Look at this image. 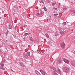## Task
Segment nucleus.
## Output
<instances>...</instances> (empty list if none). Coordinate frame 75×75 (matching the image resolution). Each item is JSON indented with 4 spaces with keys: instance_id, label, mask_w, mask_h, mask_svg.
I'll list each match as a JSON object with an SVG mask.
<instances>
[{
    "instance_id": "nucleus-1",
    "label": "nucleus",
    "mask_w": 75,
    "mask_h": 75,
    "mask_svg": "<svg viewBox=\"0 0 75 75\" xmlns=\"http://www.w3.org/2000/svg\"><path fill=\"white\" fill-rule=\"evenodd\" d=\"M4 65L3 64L1 63V65L0 66V69H3V70H5V68H3V67H4Z\"/></svg>"
},
{
    "instance_id": "nucleus-2",
    "label": "nucleus",
    "mask_w": 75,
    "mask_h": 75,
    "mask_svg": "<svg viewBox=\"0 0 75 75\" xmlns=\"http://www.w3.org/2000/svg\"><path fill=\"white\" fill-rule=\"evenodd\" d=\"M64 71L66 72H68L69 71V69L66 67H64Z\"/></svg>"
},
{
    "instance_id": "nucleus-3",
    "label": "nucleus",
    "mask_w": 75,
    "mask_h": 75,
    "mask_svg": "<svg viewBox=\"0 0 75 75\" xmlns=\"http://www.w3.org/2000/svg\"><path fill=\"white\" fill-rule=\"evenodd\" d=\"M63 61L65 62V63H66L67 64H69V62L66 59H63Z\"/></svg>"
},
{
    "instance_id": "nucleus-4",
    "label": "nucleus",
    "mask_w": 75,
    "mask_h": 75,
    "mask_svg": "<svg viewBox=\"0 0 75 75\" xmlns=\"http://www.w3.org/2000/svg\"><path fill=\"white\" fill-rule=\"evenodd\" d=\"M61 47L63 49L65 48V44L64 43H62Z\"/></svg>"
},
{
    "instance_id": "nucleus-5",
    "label": "nucleus",
    "mask_w": 75,
    "mask_h": 75,
    "mask_svg": "<svg viewBox=\"0 0 75 75\" xmlns=\"http://www.w3.org/2000/svg\"><path fill=\"white\" fill-rule=\"evenodd\" d=\"M40 72L42 75H44L45 74V72L42 70H40Z\"/></svg>"
},
{
    "instance_id": "nucleus-6",
    "label": "nucleus",
    "mask_w": 75,
    "mask_h": 75,
    "mask_svg": "<svg viewBox=\"0 0 75 75\" xmlns=\"http://www.w3.org/2000/svg\"><path fill=\"white\" fill-rule=\"evenodd\" d=\"M57 62L59 64H61L62 63V61L61 60H58Z\"/></svg>"
},
{
    "instance_id": "nucleus-7",
    "label": "nucleus",
    "mask_w": 75,
    "mask_h": 75,
    "mask_svg": "<svg viewBox=\"0 0 75 75\" xmlns=\"http://www.w3.org/2000/svg\"><path fill=\"white\" fill-rule=\"evenodd\" d=\"M23 56L25 58H28V56L25 53L23 54Z\"/></svg>"
},
{
    "instance_id": "nucleus-8",
    "label": "nucleus",
    "mask_w": 75,
    "mask_h": 75,
    "mask_svg": "<svg viewBox=\"0 0 75 75\" xmlns=\"http://www.w3.org/2000/svg\"><path fill=\"white\" fill-rule=\"evenodd\" d=\"M53 75H57V73L55 71H54L53 72Z\"/></svg>"
},
{
    "instance_id": "nucleus-9",
    "label": "nucleus",
    "mask_w": 75,
    "mask_h": 75,
    "mask_svg": "<svg viewBox=\"0 0 75 75\" xmlns=\"http://www.w3.org/2000/svg\"><path fill=\"white\" fill-rule=\"evenodd\" d=\"M57 72H59V74H61V70H60V69H57Z\"/></svg>"
},
{
    "instance_id": "nucleus-10",
    "label": "nucleus",
    "mask_w": 75,
    "mask_h": 75,
    "mask_svg": "<svg viewBox=\"0 0 75 75\" xmlns=\"http://www.w3.org/2000/svg\"><path fill=\"white\" fill-rule=\"evenodd\" d=\"M45 35L47 38H49V35L48 34H47V33H46Z\"/></svg>"
},
{
    "instance_id": "nucleus-11",
    "label": "nucleus",
    "mask_w": 75,
    "mask_h": 75,
    "mask_svg": "<svg viewBox=\"0 0 75 75\" xmlns=\"http://www.w3.org/2000/svg\"><path fill=\"white\" fill-rule=\"evenodd\" d=\"M64 34V33L63 31H61L60 32V34Z\"/></svg>"
},
{
    "instance_id": "nucleus-12",
    "label": "nucleus",
    "mask_w": 75,
    "mask_h": 75,
    "mask_svg": "<svg viewBox=\"0 0 75 75\" xmlns=\"http://www.w3.org/2000/svg\"><path fill=\"white\" fill-rule=\"evenodd\" d=\"M30 41H32L33 42V41H34V40H33V38H30Z\"/></svg>"
},
{
    "instance_id": "nucleus-13",
    "label": "nucleus",
    "mask_w": 75,
    "mask_h": 75,
    "mask_svg": "<svg viewBox=\"0 0 75 75\" xmlns=\"http://www.w3.org/2000/svg\"><path fill=\"white\" fill-rule=\"evenodd\" d=\"M40 3H43V4L44 3V1L42 0L41 1H40Z\"/></svg>"
},
{
    "instance_id": "nucleus-14",
    "label": "nucleus",
    "mask_w": 75,
    "mask_h": 75,
    "mask_svg": "<svg viewBox=\"0 0 75 75\" xmlns=\"http://www.w3.org/2000/svg\"><path fill=\"white\" fill-rule=\"evenodd\" d=\"M63 24L66 25H67V22H64L63 23Z\"/></svg>"
},
{
    "instance_id": "nucleus-15",
    "label": "nucleus",
    "mask_w": 75,
    "mask_h": 75,
    "mask_svg": "<svg viewBox=\"0 0 75 75\" xmlns=\"http://www.w3.org/2000/svg\"><path fill=\"white\" fill-rule=\"evenodd\" d=\"M28 34H29V33H25L24 34V35H28Z\"/></svg>"
},
{
    "instance_id": "nucleus-16",
    "label": "nucleus",
    "mask_w": 75,
    "mask_h": 75,
    "mask_svg": "<svg viewBox=\"0 0 75 75\" xmlns=\"http://www.w3.org/2000/svg\"><path fill=\"white\" fill-rule=\"evenodd\" d=\"M27 54L28 55V56H30V53L29 52H28Z\"/></svg>"
},
{
    "instance_id": "nucleus-17",
    "label": "nucleus",
    "mask_w": 75,
    "mask_h": 75,
    "mask_svg": "<svg viewBox=\"0 0 75 75\" xmlns=\"http://www.w3.org/2000/svg\"><path fill=\"white\" fill-rule=\"evenodd\" d=\"M67 8H65L63 9V10L65 11V10H67Z\"/></svg>"
},
{
    "instance_id": "nucleus-18",
    "label": "nucleus",
    "mask_w": 75,
    "mask_h": 75,
    "mask_svg": "<svg viewBox=\"0 0 75 75\" xmlns=\"http://www.w3.org/2000/svg\"><path fill=\"white\" fill-rule=\"evenodd\" d=\"M44 9L45 10V11H47V8H46L45 7L44 8Z\"/></svg>"
},
{
    "instance_id": "nucleus-19",
    "label": "nucleus",
    "mask_w": 75,
    "mask_h": 75,
    "mask_svg": "<svg viewBox=\"0 0 75 75\" xmlns=\"http://www.w3.org/2000/svg\"><path fill=\"white\" fill-rule=\"evenodd\" d=\"M58 14L57 13V14H54V16H58Z\"/></svg>"
},
{
    "instance_id": "nucleus-20",
    "label": "nucleus",
    "mask_w": 75,
    "mask_h": 75,
    "mask_svg": "<svg viewBox=\"0 0 75 75\" xmlns=\"http://www.w3.org/2000/svg\"><path fill=\"white\" fill-rule=\"evenodd\" d=\"M8 33L6 32V35H8Z\"/></svg>"
},
{
    "instance_id": "nucleus-21",
    "label": "nucleus",
    "mask_w": 75,
    "mask_h": 75,
    "mask_svg": "<svg viewBox=\"0 0 75 75\" xmlns=\"http://www.w3.org/2000/svg\"><path fill=\"white\" fill-rule=\"evenodd\" d=\"M54 10H57V8H54Z\"/></svg>"
},
{
    "instance_id": "nucleus-22",
    "label": "nucleus",
    "mask_w": 75,
    "mask_h": 75,
    "mask_svg": "<svg viewBox=\"0 0 75 75\" xmlns=\"http://www.w3.org/2000/svg\"><path fill=\"white\" fill-rule=\"evenodd\" d=\"M37 15H38V16H39V15H40V13H37Z\"/></svg>"
},
{
    "instance_id": "nucleus-23",
    "label": "nucleus",
    "mask_w": 75,
    "mask_h": 75,
    "mask_svg": "<svg viewBox=\"0 0 75 75\" xmlns=\"http://www.w3.org/2000/svg\"><path fill=\"white\" fill-rule=\"evenodd\" d=\"M52 4V5H53V6H54V5H55V4H54V3H53V4Z\"/></svg>"
},
{
    "instance_id": "nucleus-24",
    "label": "nucleus",
    "mask_w": 75,
    "mask_h": 75,
    "mask_svg": "<svg viewBox=\"0 0 75 75\" xmlns=\"http://www.w3.org/2000/svg\"><path fill=\"white\" fill-rule=\"evenodd\" d=\"M7 33H8V30H7Z\"/></svg>"
},
{
    "instance_id": "nucleus-25",
    "label": "nucleus",
    "mask_w": 75,
    "mask_h": 75,
    "mask_svg": "<svg viewBox=\"0 0 75 75\" xmlns=\"http://www.w3.org/2000/svg\"><path fill=\"white\" fill-rule=\"evenodd\" d=\"M74 54H75V51L74 52Z\"/></svg>"
},
{
    "instance_id": "nucleus-26",
    "label": "nucleus",
    "mask_w": 75,
    "mask_h": 75,
    "mask_svg": "<svg viewBox=\"0 0 75 75\" xmlns=\"http://www.w3.org/2000/svg\"><path fill=\"white\" fill-rule=\"evenodd\" d=\"M59 35V34H58L57 35Z\"/></svg>"
},
{
    "instance_id": "nucleus-27",
    "label": "nucleus",
    "mask_w": 75,
    "mask_h": 75,
    "mask_svg": "<svg viewBox=\"0 0 75 75\" xmlns=\"http://www.w3.org/2000/svg\"><path fill=\"white\" fill-rule=\"evenodd\" d=\"M59 4L60 5H61V3H59Z\"/></svg>"
},
{
    "instance_id": "nucleus-28",
    "label": "nucleus",
    "mask_w": 75,
    "mask_h": 75,
    "mask_svg": "<svg viewBox=\"0 0 75 75\" xmlns=\"http://www.w3.org/2000/svg\"><path fill=\"white\" fill-rule=\"evenodd\" d=\"M54 70H56V69H54Z\"/></svg>"
},
{
    "instance_id": "nucleus-29",
    "label": "nucleus",
    "mask_w": 75,
    "mask_h": 75,
    "mask_svg": "<svg viewBox=\"0 0 75 75\" xmlns=\"http://www.w3.org/2000/svg\"><path fill=\"white\" fill-rule=\"evenodd\" d=\"M74 13H75V12H74Z\"/></svg>"
},
{
    "instance_id": "nucleus-30",
    "label": "nucleus",
    "mask_w": 75,
    "mask_h": 75,
    "mask_svg": "<svg viewBox=\"0 0 75 75\" xmlns=\"http://www.w3.org/2000/svg\"><path fill=\"white\" fill-rule=\"evenodd\" d=\"M55 35V36H56V35Z\"/></svg>"
}]
</instances>
